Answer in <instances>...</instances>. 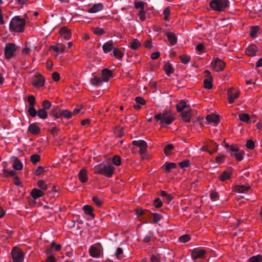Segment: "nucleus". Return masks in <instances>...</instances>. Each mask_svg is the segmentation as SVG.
Masks as SVG:
<instances>
[{
    "label": "nucleus",
    "mask_w": 262,
    "mask_h": 262,
    "mask_svg": "<svg viewBox=\"0 0 262 262\" xmlns=\"http://www.w3.org/2000/svg\"><path fill=\"white\" fill-rule=\"evenodd\" d=\"M93 170L94 173L112 178L114 173L115 168L110 163L102 162L95 166Z\"/></svg>",
    "instance_id": "1"
},
{
    "label": "nucleus",
    "mask_w": 262,
    "mask_h": 262,
    "mask_svg": "<svg viewBox=\"0 0 262 262\" xmlns=\"http://www.w3.org/2000/svg\"><path fill=\"white\" fill-rule=\"evenodd\" d=\"M26 25V19L15 16L12 18L9 24V30L12 32H22Z\"/></svg>",
    "instance_id": "2"
},
{
    "label": "nucleus",
    "mask_w": 262,
    "mask_h": 262,
    "mask_svg": "<svg viewBox=\"0 0 262 262\" xmlns=\"http://www.w3.org/2000/svg\"><path fill=\"white\" fill-rule=\"evenodd\" d=\"M154 118L157 121H160L159 125L161 127L171 124L174 120L172 114L167 111H164L162 113L155 115Z\"/></svg>",
    "instance_id": "3"
},
{
    "label": "nucleus",
    "mask_w": 262,
    "mask_h": 262,
    "mask_svg": "<svg viewBox=\"0 0 262 262\" xmlns=\"http://www.w3.org/2000/svg\"><path fill=\"white\" fill-rule=\"evenodd\" d=\"M211 8L216 11H225L229 7V0H212L209 3Z\"/></svg>",
    "instance_id": "4"
},
{
    "label": "nucleus",
    "mask_w": 262,
    "mask_h": 262,
    "mask_svg": "<svg viewBox=\"0 0 262 262\" xmlns=\"http://www.w3.org/2000/svg\"><path fill=\"white\" fill-rule=\"evenodd\" d=\"M228 146L229 147V150L231 157H234L236 160L239 161L243 159L245 154L244 151L242 150H240L239 148L235 145H231L230 146L228 145Z\"/></svg>",
    "instance_id": "5"
},
{
    "label": "nucleus",
    "mask_w": 262,
    "mask_h": 262,
    "mask_svg": "<svg viewBox=\"0 0 262 262\" xmlns=\"http://www.w3.org/2000/svg\"><path fill=\"white\" fill-rule=\"evenodd\" d=\"M11 256L14 262H23L24 260V252L18 247H14L11 251Z\"/></svg>",
    "instance_id": "6"
},
{
    "label": "nucleus",
    "mask_w": 262,
    "mask_h": 262,
    "mask_svg": "<svg viewBox=\"0 0 262 262\" xmlns=\"http://www.w3.org/2000/svg\"><path fill=\"white\" fill-rule=\"evenodd\" d=\"M16 48L15 44L12 43H7L5 49V56L6 58L10 59L13 57L16 52Z\"/></svg>",
    "instance_id": "7"
},
{
    "label": "nucleus",
    "mask_w": 262,
    "mask_h": 262,
    "mask_svg": "<svg viewBox=\"0 0 262 262\" xmlns=\"http://www.w3.org/2000/svg\"><path fill=\"white\" fill-rule=\"evenodd\" d=\"M45 79L40 74H36L32 77V84L36 88L42 87L45 84Z\"/></svg>",
    "instance_id": "8"
},
{
    "label": "nucleus",
    "mask_w": 262,
    "mask_h": 262,
    "mask_svg": "<svg viewBox=\"0 0 262 262\" xmlns=\"http://www.w3.org/2000/svg\"><path fill=\"white\" fill-rule=\"evenodd\" d=\"M206 254V251L204 249L195 248L191 250V256L193 259L203 258L205 257Z\"/></svg>",
    "instance_id": "9"
},
{
    "label": "nucleus",
    "mask_w": 262,
    "mask_h": 262,
    "mask_svg": "<svg viewBox=\"0 0 262 262\" xmlns=\"http://www.w3.org/2000/svg\"><path fill=\"white\" fill-rule=\"evenodd\" d=\"M227 95L229 103L232 104L235 99L239 97V92L235 89L231 88L227 91Z\"/></svg>",
    "instance_id": "10"
},
{
    "label": "nucleus",
    "mask_w": 262,
    "mask_h": 262,
    "mask_svg": "<svg viewBox=\"0 0 262 262\" xmlns=\"http://www.w3.org/2000/svg\"><path fill=\"white\" fill-rule=\"evenodd\" d=\"M212 66L216 72H220L223 70L225 67V63L221 59L216 58L212 62Z\"/></svg>",
    "instance_id": "11"
},
{
    "label": "nucleus",
    "mask_w": 262,
    "mask_h": 262,
    "mask_svg": "<svg viewBox=\"0 0 262 262\" xmlns=\"http://www.w3.org/2000/svg\"><path fill=\"white\" fill-rule=\"evenodd\" d=\"M134 145L138 146L140 148V152L142 154L145 152L147 149V143L144 140H135L132 142Z\"/></svg>",
    "instance_id": "12"
},
{
    "label": "nucleus",
    "mask_w": 262,
    "mask_h": 262,
    "mask_svg": "<svg viewBox=\"0 0 262 262\" xmlns=\"http://www.w3.org/2000/svg\"><path fill=\"white\" fill-rule=\"evenodd\" d=\"M114 43L112 40H108L103 44L102 46V50L105 54L108 53L111 50H113Z\"/></svg>",
    "instance_id": "13"
},
{
    "label": "nucleus",
    "mask_w": 262,
    "mask_h": 262,
    "mask_svg": "<svg viewBox=\"0 0 262 262\" xmlns=\"http://www.w3.org/2000/svg\"><path fill=\"white\" fill-rule=\"evenodd\" d=\"M258 51L257 46L255 45H251L249 46L246 50L245 53L247 55L249 56H254L255 55L256 53Z\"/></svg>",
    "instance_id": "14"
},
{
    "label": "nucleus",
    "mask_w": 262,
    "mask_h": 262,
    "mask_svg": "<svg viewBox=\"0 0 262 262\" xmlns=\"http://www.w3.org/2000/svg\"><path fill=\"white\" fill-rule=\"evenodd\" d=\"M59 33L60 35L67 40H69L71 38V33L70 30L66 27H63L60 29Z\"/></svg>",
    "instance_id": "15"
},
{
    "label": "nucleus",
    "mask_w": 262,
    "mask_h": 262,
    "mask_svg": "<svg viewBox=\"0 0 262 262\" xmlns=\"http://www.w3.org/2000/svg\"><path fill=\"white\" fill-rule=\"evenodd\" d=\"M28 131L33 135H38L40 132V128L35 123L30 124Z\"/></svg>",
    "instance_id": "16"
},
{
    "label": "nucleus",
    "mask_w": 262,
    "mask_h": 262,
    "mask_svg": "<svg viewBox=\"0 0 262 262\" xmlns=\"http://www.w3.org/2000/svg\"><path fill=\"white\" fill-rule=\"evenodd\" d=\"M182 119L185 122H189L191 117V112L190 109L184 111L181 114Z\"/></svg>",
    "instance_id": "17"
},
{
    "label": "nucleus",
    "mask_w": 262,
    "mask_h": 262,
    "mask_svg": "<svg viewBox=\"0 0 262 262\" xmlns=\"http://www.w3.org/2000/svg\"><path fill=\"white\" fill-rule=\"evenodd\" d=\"M207 146L208 148L210 149L209 150V154H212L213 153H215L217 150V145L216 143H215L213 141H208L207 142Z\"/></svg>",
    "instance_id": "18"
},
{
    "label": "nucleus",
    "mask_w": 262,
    "mask_h": 262,
    "mask_svg": "<svg viewBox=\"0 0 262 262\" xmlns=\"http://www.w3.org/2000/svg\"><path fill=\"white\" fill-rule=\"evenodd\" d=\"M103 8V6L101 3L95 4L93 6L89 9L88 12L91 13H94L102 10Z\"/></svg>",
    "instance_id": "19"
},
{
    "label": "nucleus",
    "mask_w": 262,
    "mask_h": 262,
    "mask_svg": "<svg viewBox=\"0 0 262 262\" xmlns=\"http://www.w3.org/2000/svg\"><path fill=\"white\" fill-rule=\"evenodd\" d=\"M89 253L93 257H98L100 254V251L98 248L93 245L89 249Z\"/></svg>",
    "instance_id": "20"
},
{
    "label": "nucleus",
    "mask_w": 262,
    "mask_h": 262,
    "mask_svg": "<svg viewBox=\"0 0 262 262\" xmlns=\"http://www.w3.org/2000/svg\"><path fill=\"white\" fill-rule=\"evenodd\" d=\"M206 119L209 122H212L215 124H217L219 122L220 116L218 115L213 114H209L206 116Z\"/></svg>",
    "instance_id": "21"
},
{
    "label": "nucleus",
    "mask_w": 262,
    "mask_h": 262,
    "mask_svg": "<svg viewBox=\"0 0 262 262\" xmlns=\"http://www.w3.org/2000/svg\"><path fill=\"white\" fill-rule=\"evenodd\" d=\"M78 178L80 181L82 183H85L88 181L87 171L85 169H81L79 173Z\"/></svg>",
    "instance_id": "22"
},
{
    "label": "nucleus",
    "mask_w": 262,
    "mask_h": 262,
    "mask_svg": "<svg viewBox=\"0 0 262 262\" xmlns=\"http://www.w3.org/2000/svg\"><path fill=\"white\" fill-rule=\"evenodd\" d=\"M55 249L57 251L61 250V246L60 244H56L54 242H53L51 244V247L47 248L46 250V252L47 254H50L52 253V249Z\"/></svg>",
    "instance_id": "23"
},
{
    "label": "nucleus",
    "mask_w": 262,
    "mask_h": 262,
    "mask_svg": "<svg viewBox=\"0 0 262 262\" xmlns=\"http://www.w3.org/2000/svg\"><path fill=\"white\" fill-rule=\"evenodd\" d=\"M112 71L107 69H104L102 71V81L107 82L112 76Z\"/></svg>",
    "instance_id": "24"
},
{
    "label": "nucleus",
    "mask_w": 262,
    "mask_h": 262,
    "mask_svg": "<svg viewBox=\"0 0 262 262\" xmlns=\"http://www.w3.org/2000/svg\"><path fill=\"white\" fill-rule=\"evenodd\" d=\"M31 195L34 199H37L44 195V193L41 190L34 188L31 192Z\"/></svg>",
    "instance_id": "25"
},
{
    "label": "nucleus",
    "mask_w": 262,
    "mask_h": 262,
    "mask_svg": "<svg viewBox=\"0 0 262 262\" xmlns=\"http://www.w3.org/2000/svg\"><path fill=\"white\" fill-rule=\"evenodd\" d=\"M250 186L237 185L235 187V190L239 193H246L250 189Z\"/></svg>",
    "instance_id": "26"
},
{
    "label": "nucleus",
    "mask_w": 262,
    "mask_h": 262,
    "mask_svg": "<svg viewBox=\"0 0 262 262\" xmlns=\"http://www.w3.org/2000/svg\"><path fill=\"white\" fill-rule=\"evenodd\" d=\"M131 49L137 50L141 46V43L137 39H133L129 43Z\"/></svg>",
    "instance_id": "27"
},
{
    "label": "nucleus",
    "mask_w": 262,
    "mask_h": 262,
    "mask_svg": "<svg viewBox=\"0 0 262 262\" xmlns=\"http://www.w3.org/2000/svg\"><path fill=\"white\" fill-rule=\"evenodd\" d=\"M113 52L114 57L119 60L122 59L123 57L124 54L120 49L115 48L113 49Z\"/></svg>",
    "instance_id": "28"
},
{
    "label": "nucleus",
    "mask_w": 262,
    "mask_h": 262,
    "mask_svg": "<svg viewBox=\"0 0 262 262\" xmlns=\"http://www.w3.org/2000/svg\"><path fill=\"white\" fill-rule=\"evenodd\" d=\"M83 210L84 211V213L88 215L92 216V217H95L94 214L93 213V208L90 205H84L83 207Z\"/></svg>",
    "instance_id": "29"
},
{
    "label": "nucleus",
    "mask_w": 262,
    "mask_h": 262,
    "mask_svg": "<svg viewBox=\"0 0 262 262\" xmlns=\"http://www.w3.org/2000/svg\"><path fill=\"white\" fill-rule=\"evenodd\" d=\"M136 214L137 216H149L150 214V211L146 209H143L141 208L137 209L136 210Z\"/></svg>",
    "instance_id": "30"
},
{
    "label": "nucleus",
    "mask_w": 262,
    "mask_h": 262,
    "mask_svg": "<svg viewBox=\"0 0 262 262\" xmlns=\"http://www.w3.org/2000/svg\"><path fill=\"white\" fill-rule=\"evenodd\" d=\"M163 167L164 168L166 172H169L171 169H174L177 167V165L174 163H166Z\"/></svg>",
    "instance_id": "31"
},
{
    "label": "nucleus",
    "mask_w": 262,
    "mask_h": 262,
    "mask_svg": "<svg viewBox=\"0 0 262 262\" xmlns=\"http://www.w3.org/2000/svg\"><path fill=\"white\" fill-rule=\"evenodd\" d=\"M163 69L167 75H170V74L174 72L173 69L171 64L169 63H165L163 67Z\"/></svg>",
    "instance_id": "32"
},
{
    "label": "nucleus",
    "mask_w": 262,
    "mask_h": 262,
    "mask_svg": "<svg viewBox=\"0 0 262 262\" xmlns=\"http://www.w3.org/2000/svg\"><path fill=\"white\" fill-rule=\"evenodd\" d=\"M166 36L168 41L172 45H174L177 43V38L174 34L172 33H167Z\"/></svg>",
    "instance_id": "33"
},
{
    "label": "nucleus",
    "mask_w": 262,
    "mask_h": 262,
    "mask_svg": "<svg viewBox=\"0 0 262 262\" xmlns=\"http://www.w3.org/2000/svg\"><path fill=\"white\" fill-rule=\"evenodd\" d=\"M176 108L178 112H181L185 108H187L186 102L181 100L177 104Z\"/></svg>",
    "instance_id": "34"
},
{
    "label": "nucleus",
    "mask_w": 262,
    "mask_h": 262,
    "mask_svg": "<svg viewBox=\"0 0 262 262\" xmlns=\"http://www.w3.org/2000/svg\"><path fill=\"white\" fill-rule=\"evenodd\" d=\"M93 32L98 36H101L105 34L104 30L100 27H93L92 28Z\"/></svg>",
    "instance_id": "35"
},
{
    "label": "nucleus",
    "mask_w": 262,
    "mask_h": 262,
    "mask_svg": "<svg viewBox=\"0 0 262 262\" xmlns=\"http://www.w3.org/2000/svg\"><path fill=\"white\" fill-rule=\"evenodd\" d=\"M37 115L40 119H45L48 117V113L45 110L41 108L38 111Z\"/></svg>",
    "instance_id": "36"
},
{
    "label": "nucleus",
    "mask_w": 262,
    "mask_h": 262,
    "mask_svg": "<svg viewBox=\"0 0 262 262\" xmlns=\"http://www.w3.org/2000/svg\"><path fill=\"white\" fill-rule=\"evenodd\" d=\"M51 49L56 51V52H63L66 49V46L62 45H59V47L52 46L50 47Z\"/></svg>",
    "instance_id": "37"
},
{
    "label": "nucleus",
    "mask_w": 262,
    "mask_h": 262,
    "mask_svg": "<svg viewBox=\"0 0 262 262\" xmlns=\"http://www.w3.org/2000/svg\"><path fill=\"white\" fill-rule=\"evenodd\" d=\"M13 167L16 170H20L23 168V164L20 160L15 159L13 164Z\"/></svg>",
    "instance_id": "38"
},
{
    "label": "nucleus",
    "mask_w": 262,
    "mask_h": 262,
    "mask_svg": "<svg viewBox=\"0 0 262 262\" xmlns=\"http://www.w3.org/2000/svg\"><path fill=\"white\" fill-rule=\"evenodd\" d=\"M112 162L113 164L116 166H119L121 165V159L118 155L114 156L112 158Z\"/></svg>",
    "instance_id": "39"
},
{
    "label": "nucleus",
    "mask_w": 262,
    "mask_h": 262,
    "mask_svg": "<svg viewBox=\"0 0 262 262\" xmlns=\"http://www.w3.org/2000/svg\"><path fill=\"white\" fill-rule=\"evenodd\" d=\"M230 172L225 171L220 175V180L222 182L225 181L230 178Z\"/></svg>",
    "instance_id": "40"
},
{
    "label": "nucleus",
    "mask_w": 262,
    "mask_h": 262,
    "mask_svg": "<svg viewBox=\"0 0 262 262\" xmlns=\"http://www.w3.org/2000/svg\"><path fill=\"white\" fill-rule=\"evenodd\" d=\"M92 84L99 86L102 84L103 81L101 78L95 77L91 80Z\"/></svg>",
    "instance_id": "41"
},
{
    "label": "nucleus",
    "mask_w": 262,
    "mask_h": 262,
    "mask_svg": "<svg viewBox=\"0 0 262 262\" xmlns=\"http://www.w3.org/2000/svg\"><path fill=\"white\" fill-rule=\"evenodd\" d=\"M239 119L243 122L248 123L249 119L250 116L248 114L242 113L238 115Z\"/></svg>",
    "instance_id": "42"
},
{
    "label": "nucleus",
    "mask_w": 262,
    "mask_h": 262,
    "mask_svg": "<svg viewBox=\"0 0 262 262\" xmlns=\"http://www.w3.org/2000/svg\"><path fill=\"white\" fill-rule=\"evenodd\" d=\"M259 29V27L257 26L251 27L250 33V36L252 38H254L256 36Z\"/></svg>",
    "instance_id": "43"
},
{
    "label": "nucleus",
    "mask_w": 262,
    "mask_h": 262,
    "mask_svg": "<svg viewBox=\"0 0 262 262\" xmlns=\"http://www.w3.org/2000/svg\"><path fill=\"white\" fill-rule=\"evenodd\" d=\"M204 88L207 89H210L212 87V83L211 78L204 79Z\"/></svg>",
    "instance_id": "44"
},
{
    "label": "nucleus",
    "mask_w": 262,
    "mask_h": 262,
    "mask_svg": "<svg viewBox=\"0 0 262 262\" xmlns=\"http://www.w3.org/2000/svg\"><path fill=\"white\" fill-rule=\"evenodd\" d=\"M173 148V146L172 144L166 145L164 148V151L165 154L167 156L171 154V151Z\"/></svg>",
    "instance_id": "45"
},
{
    "label": "nucleus",
    "mask_w": 262,
    "mask_h": 262,
    "mask_svg": "<svg viewBox=\"0 0 262 262\" xmlns=\"http://www.w3.org/2000/svg\"><path fill=\"white\" fill-rule=\"evenodd\" d=\"M61 117H63L66 119H70L72 117L73 114L72 112L69 111L67 110H63L61 111Z\"/></svg>",
    "instance_id": "46"
},
{
    "label": "nucleus",
    "mask_w": 262,
    "mask_h": 262,
    "mask_svg": "<svg viewBox=\"0 0 262 262\" xmlns=\"http://www.w3.org/2000/svg\"><path fill=\"white\" fill-rule=\"evenodd\" d=\"M40 160V156L38 154L32 155L30 157L31 162L35 164Z\"/></svg>",
    "instance_id": "47"
},
{
    "label": "nucleus",
    "mask_w": 262,
    "mask_h": 262,
    "mask_svg": "<svg viewBox=\"0 0 262 262\" xmlns=\"http://www.w3.org/2000/svg\"><path fill=\"white\" fill-rule=\"evenodd\" d=\"M150 214L153 216V222L154 223H157L163 217L161 214L157 213H151L150 212Z\"/></svg>",
    "instance_id": "48"
},
{
    "label": "nucleus",
    "mask_w": 262,
    "mask_h": 262,
    "mask_svg": "<svg viewBox=\"0 0 262 262\" xmlns=\"http://www.w3.org/2000/svg\"><path fill=\"white\" fill-rule=\"evenodd\" d=\"M190 236L188 234H185L181 236L179 238V241L182 243L188 242L190 239Z\"/></svg>",
    "instance_id": "49"
},
{
    "label": "nucleus",
    "mask_w": 262,
    "mask_h": 262,
    "mask_svg": "<svg viewBox=\"0 0 262 262\" xmlns=\"http://www.w3.org/2000/svg\"><path fill=\"white\" fill-rule=\"evenodd\" d=\"M28 112L32 117H36L37 114V112L35 109L34 106H29Z\"/></svg>",
    "instance_id": "50"
},
{
    "label": "nucleus",
    "mask_w": 262,
    "mask_h": 262,
    "mask_svg": "<svg viewBox=\"0 0 262 262\" xmlns=\"http://www.w3.org/2000/svg\"><path fill=\"white\" fill-rule=\"evenodd\" d=\"M262 260V257L260 255L253 256L248 260V262H260Z\"/></svg>",
    "instance_id": "51"
},
{
    "label": "nucleus",
    "mask_w": 262,
    "mask_h": 262,
    "mask_svg": "<svg viewBox=\"0 0 262 262\" xmlns=\"http://www.w3.org/2000/svg\"><path fill=\"white\" fill-rule=\"evenodd\" d=\"M27 101L29 104V106H34L36 103L35 98L33 95H30L28 96Z\"/></svg>",
    "instance_id": "52"
},
{
    "label": "nucleus",
    "mask_w": 262,
    "mask_h": 262,
    "mask_svg": "<svg viewBox=\"0 0 262 262\" xmlns=\"http://www.w3.org/2000/svg\"><path fill=\"white\" fill-rule=\"evenodd\" d=\"M179 58L181 62L184 64L188 63L190 60V57L186 55H182Z\"/></svg>",
    "instance_id": "53"
},
{
    "label": "nucleus",
    "mask_w": 262,
    "mask_h": 262,
    "mask_svg": "<svg viewBox=\"0 0 262 262\" xmlns=\"http://www.w3.org/2000/svg\"><path fill=\"white\" fill-rule=\"evenodd\" d=\"M37 185L41 189L42 191L47 189V185L43 180H39L37 182Z\"/></svg>",
    "instance_id": "54"
},
{
    "label": "nucleus",
    "mask_w": 262,
    "mask_h": 262,
    "mask_svg": "<svg viewBox=\"0 0 262 262\" xmlns=\"http://www.w3.org/2000/svg\"><path fill=\"white\" fill-rule=\"evenodd\" d=\"M178 164L180 168H184L189 166L190 162L189 160H186L179 162Z\"/></svg>",
    "instance_id": "55"
},
{
    "label": "nucleus",
    "mask_w": 262,
    "mask_h": 262,
    "mask_svg": "<svg viewBox=\"0 0 262 262\" xmlns=\"http://www.w3.org/2000/svg\"><path fill=\"white\" fill-rule=\"evenodd\" d=\"M42 106L43 107L42 108L45 110H49L50 108V107L51 106V103L49 100H45L43 101V102L42 103Z\"/></svg>",
    "instance_id": "56"
},
{
    "label": "nucleus",
    "mask_w": 262,
    "mask_h": 262,
    "mask_svg": "<svg viewBox=\"0 0 262 262\" xmlns=\"http://www.w3.org/2000/svg\"><path fill=\"white\" fill-rule=\"evenodd\" d=\"M163 13L164 15V19L166 21L168 20L169 16L170 13L169 7H166L163 11Z\"/></svg>",
    "instance_id": "57"
},
{
    "label": "nucleus",
    "mask_w": 262,
    "mask_h": 262,
    "mask_svg": "<svg viewBox=\"0 0 262 262\" xmlns=\"http://www.w3.org/2000/svg\"><path fill=\"white\" fill-rule=\"evenodd\" d=\"M150 262H161L160 256L159 254H154L150 256Z\"/></svg>",
    "instance_id": "58"
},
{
    "label": "nucleus",
    "mask_w": 262,
    "mask_h": 262,
    "mask_svg": "<svg viewBox=\"0 0 262 262\" xmlns=\"http://www.w3.org/2000/svg\"><path fill=\"white\" fill-rule=\"evenodd\" d=\"M162 201L159 198H157L155 200L153 205L156 208H159L162 206Z\"/></svg>",
    "instance_id": "59"
},
{
    "label": "nucleus",
    "mask_w": 262,
    "mask_h": 262,
    "mask_svg": "<svg viewBox=\"0 0 262 262\" xmlns=\"http://www.w3.org/2000/svg\"><path fill=\"white\" fill-rule=\"evenodd\" d=\"M145 14H146V12L144 10H141L139 12L138 15L139 17L140 20L141 21H143L145 20V19H146Z\"/></svg>",
    "instance_id": "60"
},
{
    "label": "nucleus",
    "mask_w": 262,
    "mask_h": 262,
    "mask_svg": "<svg viewBox=\"0 0 262 262\" xmlns=\"http://www.w3.org/2000/svg\"><path fill=\"white\" fill-rule=\"evenodd\" d=\"M135 7L136 9H141V10H144V3L142 1L135 3Z\"/></svg>",
    "instance_id": "61"
},
{
    "label": "nucleus",
    "mask_w": 262,
    "mask_h": 262,
    "mask_svg": "<svg viewBox=\"0 0 262 262\" xmlns=\"http://www.w3.org/2000/svg\"><path fill=\"white\" fill-rule=\"evenodd\" d=\"M4 172L6 177L14 176L16 171L13 170L4 169Z\"/></svg>",
    "instance_id": "62"
},
{
    "label": "nucleus",
    "mask_w": 262,
    "mask_h": 262,
    "mask_svg": "<svg viewBox=\"0 0 262 262\" xmlns=\"http://www.w3.org/2000/svg\"><path fill=\"white\" fill-rule=\"evenodd\" d=\"M247 148L252 149L254 148V142L252 140H248L246 144Z\"/></svg>",
    "instance_id": "63"
},
{
    "label": "nucleus",
    "mask_w": 262,
    "mask_h": 262,
    "mask_svg": "<svg viewBox=\"0 0 262 262\" xmlns=\"http://www.w3.org/2000/svg\"><path fill=\"white\" fill-rule=\"evenodd\" d=\"M45 171V168L42 166H39L37 167L35 171V174L36 176H39L41 173H42Z\"/></svg>",
    "instance_id": "64"
}]
</instances>
